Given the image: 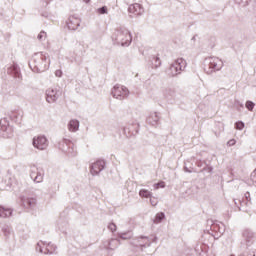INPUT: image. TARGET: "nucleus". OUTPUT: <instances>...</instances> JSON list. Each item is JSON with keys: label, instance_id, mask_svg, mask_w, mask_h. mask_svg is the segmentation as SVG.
<instances>
[{"label": "nucleus", "instance_id": "nucleus-1", "mask_svg": "<svg viewBox=\"0 0 256 256\" xmlns=\"http://www.w3.org/2000/svg\"><path fill=\"white\" fill-rule=\"evenodd\" d=\"M50 63L49 54L37 52L32 56L29 67L34 73H43L49 69Z\"/></svg>", "mask_w": 256, "mask_h": 256}, {"label": "nucleus", "instance_id": "nucleus-2", "mask_svg": "<svg viewBox=\"0 0 256 256\" xmlns=\"http://www.w3.org/2000/svg\"><path fill=\"white\" fill-rule=\"evenodd\" d=\"M112 40L117 45H121L122 47H129L133 41V36L131 35L129 29L125 27H119L113 33Z\"/></svg>", "mask_w": 256, "mask_h": 256}, {"label": "nucleus", "instance_id": "nucleus-3", "mask_svg": "<svg viewBox=\"0 0 256 256\" xmlns=\"http://www.w3.org/2000/svg\"><path fill=\"white\" fill-rule=\"evenodd\" d=\"M205 71L208 75L215 73L216 71H221L223 69V60L217 57H210L205 60Z\"/></svg>", "mask_w": 256, "mask_h": 256}, {"label": "nucleus", "instance_id": "nucleus-4", "mask_svg": "<svg viewBox=\"0 0 256 256\" xmlns=\"http://www.w3.org/2000/svg\"><path fill=\"white\" fill-rule=\"evenodd\" d=\"M36 251H38V253H43L44 255H53L57 253V247L51 242L47 243L40 241L36 245Z\"/></svg>", "mask_w": 256, "mask_h": 256}, {"label": "nucleus", "instance_id": "nucleus-5", "mask_svg": "<svg viewBox=\"0 0 256 256\" xmlns=\"http://www.w3.org/2000/svg\"><path fill=\"white\" fill-rule=\"evenodd\" d=\"M185 67H187V61L183 58H178L175 62L170 65V75L171 77H175L180 75L182 71H185Z\"/></svg>", "mask_w": 256, "mask_h": 256}, {"label": "nucleus", "instance_id": "nucleus-6", "mask_svg": "<svg viewBox=\"0 0 256 256\" xmlns=\"http://www.w3.org/2000/svg\"><path fill=\"white\" fill-rule=\"evenodd\" d=\"M58 148L63 151V153H68L71 157L77 155V150L75 149V144L71 140L63 139L59 142Z\"/></svg>", "mask_w": 256, "mask_h": 256}, {"label": "nucleus", "instance_id": "nucleus-7", "mask_svg": "<svg viewBox=\"0 0 256 256\" xmlns=\"http://www.w3.org/2000/svg\"><path fill=\"white\" fill-rule=\"evenodd\" d=\"M13 135V128L9 125V120L7 118H2L0 120V136L7 139Z\"/></svg>", "mask_w": 256, "mask_h": 256}, {"label": "nucleus", "instance_id": "nucleus-8", "mask_svg": "<svg viewBox=\"0 0 256 256\" xmlns=\"http://www.w3.org/2000/svg\"><path fill=\"white\" fill-rule=\"evenodd\" d=\"M32 145L35 147V149H38L39 151H45L47 147H49V140H47V137L45 135H39L33 138Z\"/></svg>", "mask_w": 256, "mask_h": 256}, {"label": "nucleus", "instance_id": "nucleus-9", "mask_svg": "<svg viewBox=\"0 0 256 256\" xmlns=\"http://www.w3.org/2000/svg\"><path fill=\"white\" fill-rule=\"evenodd\" d=\"M112 96L121 101L125 99V97H129V89H127L125 86L117 84L112 89Z\"/></svg>", "mask_w": 256, "mask_h": 256}, {"label": "nucleus", "instance_id": "nucleus-10", "mask_svg": "<svg viewBox=\"0 0 256 256\" xmlns=\"http://www.w3.org/2000/svg\"><path fill=\"white\" fill-rule=\"evenodd\" d=\"M45 173L41 168H37V166H32L30 169V177L34 181V183H43V177Z\"/></svg>", "mask_w": 256, "mask_h": 256}, {"label": "nucleus", "instance_id": "nucleus-11", "mask_svg": "<svg viewBox=\"0 0 256 256\" xmlns=\"http://www.w3.org/2000/svg\"><path fill=\"white\" fill-rule=\"evenodd\" d=\"M59 97H61V91H59L57 88H48L46 90L47 103H55Z\"/></svg>", "mask_w": 256, "mask_h": 256}, {"label": "nucleus", "instance_id": "nucleus-12", "mask_svg": "<svg viewBox=\"0 0 256 256\" xmlns=\"http://www.w3.org/2000/svg\"><path fill=\"white\" fill-rule=\"evenodd\" d=\"M162 96L163 99L171 103V101H175V97H177V91H175V88L164 87L162 88Z\"/></svg>", "mask_w": 256, "mask_h": 256}, {"label": "nucleus", "instance_id": "nucleus-13", "mask_svg": "<svg viewBox=\"0 0 256 256\" xmlns=\"http://www.w3.org/2000/svg\"><path fill=\"white\" fill-rule=\"evenodd\" d=\"M145 10L141 7V4L134 3L128 7V13H130V17H138L139 15H143Z\"/></svg>", "mask_w": 256, "mask_h": 256}, {"label": "nucleus", "instance_id": "nucleus-14", "mask_svg": "<svg viewBox=\"0 0 256 256\" xmlns=\"http://www.w3.org/2000/svg\"><path fill=\"white\" fill-rule=\"evenodd\" d=\"M81 25V19L77 16H70L67 20V27L70 31H77Z\"/></svg>", "mask_w": 256, "mask_h": 256}, {"label": "nucleus", "instance_id": "nucleus-15", "mask_svg": "<svg viewBox=\"0 0 256 256\" xmlns=\"http://www.w3.org/2000/svg\"><path fill=\"white\" fill-rule=\"evenodd\" d=\"M105 169V161L98 160L91 165L90 172L92 175H99Z\"/></svg>", "mask_w": 256, "mask_h": 256}, {"label": "nucleus", "instance_id": "nucleus-16", "mask_svg": "<svg viewBox=\"0 0 256 256\" xmlns=\"http://www.w3.org/2000/svg\"><path fill=\"white\" fill-rule=\"evenodd\" d=\"M7 73L9 75H12V77H15L16 79H21V69H19V66H17V64L10 66L7 70Z\"/></svg>", "mask_w": 256, "mask_h": 256}, {"label": "nucleus", "instance_id": "nucleus-17", "mask_svg": "<svg viewBox=\"0 0 256 256\" xmlns=\"http://www.w3.org/2000/svg\"><path fill=\"white\" fill-rule=\"evenodd\" d=\"M10 119L14 121V123L20 124L21 121H23V111L22 110L12 111L10 113Z\"/></svg>", "mask_w": 256, "mask_h": 256}, {"label": "nucleus", "instance_id": "nucleus-18", "mask_svg": "<svg viewBox=\"0 0 256 256\" xmlns=\"http://www.w3.org/2000/svg\"><path fill=\"white\" fill-rule=\"evenodd\" d=\"M22 203L26 209H33L35 205H37V198L28 197V198H22Z\"/></svg>", "mask_w": 256, "mask_h": 256}, {"label": "nucleus", "instance_id": "nucleus-19", "mask_svg": "<svg viewBox=\"0 0 256 256\" xmlns=\"http://www.w3.org/2000/svg\"><path fill=\"white\" fill-rule=\"evenodd\" d=\"M68 130L71 133H77L79 131V120L77 119H72L68 123Z\"/></svg>", "mask_w": 256, "mask_h": 256}, {"label": "nucleus", "instance_id": "nucleus-20", "mask_svg": "<svg viewBox=\"0 0 256 256\" xmlns=\"http://www.w3.org/2000/svg\"><path fill=\"white\" fill-rule=\"evenodd\" d=\"M151 239L147 236H140L138 237V245L140 247H150L151 246Z\"/></svg>", "mask_w": 256, "mask_h": 256}, {"label": "nucleus", "instance_id": "nucleus-21", "mask_svg": "<svg viewBox=\"0 0 256 256\" xmlns=\"http://www.w3.org/2000/svg\"><path fill=\"white\" fill-rule=\"evenodd\" d=\"M11 215H13V210L11 208L0 206V217L6 219L7 217H11Z\"/></svg>", "mask_w": 256, "mask_h": 256}, {"label": "nucleus", "instance_id": "nucleus-22", "mask_svg": "<svg viewBox=\"0 0 256 256\" xmlns=\"http://www.w3.org/2000/svg\"><path fill=\"white\" fill-rule=\"evenodd\" d=\"M147 121L150 125H157L159 123V116L154 112L147 118Z\"/></svg>", "mask_w": 256, "mask_h": 256}, {"label": "nucleus", "instance_id": "nucleus-23", "mask_svg": "<svg viewBox=\"0 0 256 256\" xmlns=\"http://www.w3.org/2000/svg\"><path fill=\"white\" fill-rule=\"evenodd\" d=\"M119 245H121V243L119 242V239H111L108 242V245L106 246V249H117L119 247Z\"/></svg>", "mask_w": 256, "mask_h": 256}, {"label": "nucleus", "instance_id": "nucleus-24", "mask_svg": "<svg viewBox=\"0 0 256 256\" xmlns=\"http://www.w3.org/2000/svg\"><path fill=\"white\" fill-rule=\"evenodd\" d=\"M139 196L144 198V199H151V197H153V192H151L147 189H141L139 191Z\"/></svg>", "mask_w": 256, "mask_h": 256}, {"label": "nucleus", "instance_id": "nucleus-25", "mask_svg": "<svg viewBox=\"0 0 256 256\" xmlns=\"http://www.w3.org/2000/svg\"><path fill=\"white\" fill-rule=\"evenodd\" d=\"M160 65H161V58H159L158 56H154L152 59V68L159 69Z\"/></svg>", "mask_w": 256, "mask_h": 256}, {"label": "nucleus", "instance_id": "nucleus-26", "mask_svg": "<svg viewBox=\"0 0 256 256\" xmlns=\"http://www.w3.org/2000/svg\"><path fill=\"white\" fill-rule=\"evenodd\" d=\"M3 234L6 236V239H9L13 235V230L9 226H4L3 229Z\"/></svg>", "mask_w": 256, "mask_h": 256}, {"label": "nucleus", "instance_id": "nucleus-27", "mask_svg": "<svg viewBox=\"0 0 256 256\" xmlns=\"http://www.w3.org/2000/svg\"><path fill=\"white\" fill-rule=\"evenodd\" d=\"M118 237L124 240L131 239V237H133V232L128 231L124 233H118Z\"/></svg>", "mask_w": 256, "mask_h": 256}, {"label": "nucleus", "instance_id": "nucleus-28", "mask_svg": "<svg viewBox=\"0 0 256 256\" xmlns=\"http://www.w3.org/2000/svg\"><path fill=\"white\" fill-rule=\"evenodd\" d=\"M165 219V213L160 212L158 214H156V217L154 219V223H161L163 220Z\"/></svg>", "mask_w": 256, "mask_h": 256}, {"label": "nucleus", "instance_id": "nucleus-29", "mask_svg": "<svg viewBox=\"0 0 256 256\" xmlns=\"http://www.w3.org/2000/svg\"><path fill=\"white\" fill-rule=\"evenodd\" d=\"M235 129H238V131H243V129H245V123L243 121L236 122Z\"/></svg>", "mask_w": 256, "mask_h": 256}, {"label": "nucleus", "instance_id": "nucleus-30", "mask_svg": "<svg viewBox=\"0 0 256 256\" xmlns=\"http://www.w3.org/2000/svg\"><path fill=\"white\" fill-rule=\"evenodd\" d=\"M37 39H38L39 41H45V39H47V32L41 31V32L38 34Z\"/></svg>", "mask_w": 256, "mask_h": 256}, {"label": "nucleus", "instance_id": "nucleus-31", "mask_svg": "<svg viewBox=\"0 0 256 256\" xmlns=\"http://www.w3.org/2000/svg\"><path fill=\"white\" fill-rule=\"evenodd\" d=\"M97 13H99L100 15H107V13H108L107 6H103L101 8H98Z\"/></svg>", "mask_w": 256, "mask_h": 256}, {"label": "nucleus", "instance_id": "nucleus-32", "mask_svg": "<svg viewBox=\"0 0 256 256\" xmlns=\"http://www.w3.org/2000/svg\"><path fill=\"white\" fill-rule=\"evenodd\" d=\"M246 109H248V111H253V109H255V103H253L252 101H247Z\"/></svg>", "mask_w": 256, "mask_h": 256}, {"label": "nucleus", "instance_id": "nucleus-33", "mask_svg": "<svg viewBox=\"0 0 256 256\" xmlns=\"http://www.w3.org/2000/svg\"><path fill=\"white\" fill-rule=\"evenodd\" d=\"M235 3H237V5H241L242 7H245L249 5V0H235Z\"/></svg>", "mask_w": 256, "mask_h": 256}, {"label": "nucleus", "instance_id": "nucleus-34", "mask_svg": "<svg viewBox=\"0 0 256 256\" xmlns=\"http://www.w3.org/2000/svg\"><path fill=\"white\" fill-rule=\"evenodd\" d=\"M234 201H235V205H236V207H238L239 211H241V208H242L244 205H247V203L242 202L241 200H238V202H237V200H234Z\"/></svg>", "mask_w": 256, "mask_h": 256}, {"label": "nucleus", "instance_id": "nucleus-35", "mask_svg": "<svg viewBox=\"0 0 256 256\" xmlns=\"http://www.w3.org/2000/svg\"><path fill=\"white\" fill-rule=\"evenodd\" d=\"M108 229L112 232L115 233V231H117V225H115V223H110L108 225Z\"/></svg>", "mask_w": 256, "mask_h": 256}, {"label": "nucleus", "instance_id": "nucleus-36", "mask_svg": "<svg viewBox=\"0 0 256 256\" xmlns=\"http://www.w3.org/2000/svg\"><path fill=\"white\" fill-rule=\"evenodd\" d=\"M150 203H151V206H152V207H156L158 201H157V199L151 197V198H150Z\"/></svg>", "mask_w": 256, "mask_h": 256}, {"label": "nucleus", "instance_id": "nucleus-37", "mask_svg": "<svg viewBox=\"0 0 256 256\" xmlns=\"http://www.w3.org/2000/svg\"><path fill=\"white\" fill-rule=\"evenodd\" d=\"M245 199H246V201H247L248 203L251 202V194H250L249 192H246V193H245Z\"/></svg>", "mask_w": 256, "mask_h": 256}, {"label": "nucleus", "instance_id": "nucleus-38", "mask_svg": "<svg viewBox=\"0 0 256 256\" xmlns=\"http://www.w3.org/2000/svg\"><path fill=\"white\" fill-rule=\"evenodd\" d=\"M235 143H236L235 139H231L227 142V145H228V147H233V145H235Z\"/></svg>", "mask_w": 256, "mask_h": 256}, {"label": "nucleus", "instance_id": "nucleus-39", "mask_svg": "<svg viewBox=\"0 0 256 256\" xmlns=\"http://www.w3.org/2000/svg\"><path fill=\"white\" fill-rule=\"evenodd\" d=\"M155 186H156V189H159V187L163 188V187H165V182L157 183V184H155Z\"/></svg>", "mask_w": 256, "mask_h": 256}, {"label": "nucleus", "instance_id": "nucleus-40", "mask_svg": "<svg viewBox=\"0 0 256 256\" xmlns=\"http://www.w3.org/2000/svg\"><path fill=\"white\" fill-rule=\"evenodd\" d=\"M184 171H185L186 173H193V170H191V169H189V168H187V167H184Z\"/></svg>", "mask_w": 256, "mask_h": 256}, {"label": "nucleus", "instance_id": "nucleus-41", "mask_svg": "<svg viewBox=\"0 0 256 256\" xmlns=\"http://www.w3.org/2000/svg\"><path fill=\"white\" fill-rule=\"evenodd\" d=\"M56 77H61V70L56 71Z\"/></svg>", "mask_w": 256, "mask_h": 256}, {"label": "nucleus", "instance_id": "nucleus-42", "mask_svg": "<svg viewBox=\"0 0 256 256\" xmlns=\"http://www.w3.org/2000/svg\"><path fill=\"white\" fill-rule=\"evenodd\" d=\"M127 131H131V128L124 127V133H127Z\"/></svg>", "mask_w": 256, "mask_h": 256}, {"label": "nucleus", "instance_id": "nucleus-43", "mask_svg": "<svg viewBox=\"0 0 256 256\" xmlns=\"http://www.w3.org/2000/svg\"><path fill=\"white\" fill-rule=\"evenodd\" d=\"M86 3H89L91 0H84Z\"/></svg>", "mask_w": 256, "mask_h": 256}, {"label": "nucleus", "instance_id": "nucleus-44", "mask_svg": "<svg viewBox=\"0 0 256 256\" xmlns=\"http://www.w3.org/2000/svg\"><path fill=\"white\" fill-rule=\"evenodd\" d=\"M153 241H157V237H155Z\"/></svg>", "mask_w": 256, "mask_h": 256}, {"label": "nucleus", "instance_id": "nucleus-45", "mask_svg": "<svg viewBox=\"0 0 256 256\" xmlns=\"http://www.w3.org/2000/svg\"><path fill=\"white\" fill-rule=\"evenodd\" d=\"M230 256H235L234 254L230 255Z\"/></svg>", "mask_w": 256, "mask_h": 256}]
</instances>
